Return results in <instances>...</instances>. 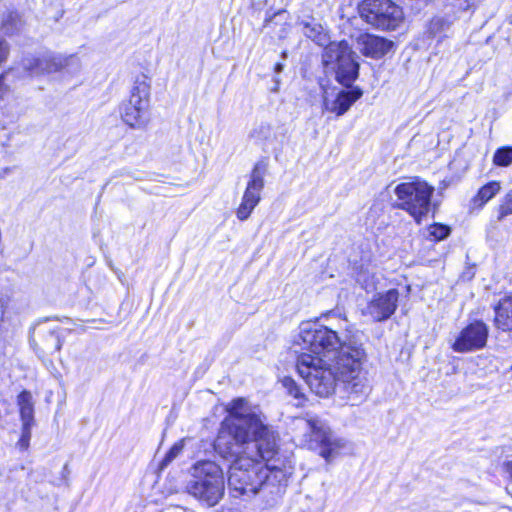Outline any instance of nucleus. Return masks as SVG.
Wrapping results in <instances>:
<instances>
[{"label": "nucleus", "instance_id": "obj_1", "mask_svg": "<svg viewBox=\"0 0 512 512\" xmlns=\"http://www.w3.org/2000/svg\"><path fill=\"white\" fill-rule=\"evenodd\" d=\"M215 442L217 453L230 462L228 487L235 498L250 499L262 489L280 491L293 473L292 461L279 453L276 434L263 423L258 406L236 398Z\"/></svg>", "mask_w": 512, "mask_h": 512}, {"label": "nucleus", "instance_id": "obj_2", "mask_svg": "<svg viewBox=\"0 0 512 512\" xmlns=\"http://www.w3.org/2000/svg\"><path fill=\"white\" fill-rule=\"evenodd\" d=\"M295 345L303 350L297 358V371L317 396L332 395L338 375L351 405L367 398L370 385L363 369L366 353L361 345L343 342L335 331L311 321L300 324Z\"/></svg>", "mask_w": 512, "mask_h": 512}, {"label": "nucleus", "instance_id": "obj_3", "mask_svg": "<svg viewBox=\"0 0 512 512\" xmlns=\"http://www.w3.org/2000/svg\"><path fill=\"white\" fill-rule=\"evenodd\" d=\"M293 442L300 447L318 450L326 462L334 460L347 447V440L335 434L318 416L307 414L291 421Z\"/></svg>", "mask_w": 512, "mask_h": 512}, {"label": "nucleus", "instance_id": "obj_4", "mask_svg": "<svg viewBox=\"0 0 512 512\" xmlns=\"http://www.w3.org/2000/svg\"><path fill=\"white\" fill-rule=\"evenodd\" d=\"M191 480L186 488L189 494L209 506L216 505L225 490L224 474L213 461H199L191 469Z\"/></svg>", "mask_w": 512, "mask_h": 512}, {"label": "nucleus", "instance_id": "obj_5", "mask_svg": "<svg viewBox=\"0 0 512 512\" xmlns=\"http://www.w3.org/2000/svg\"><path fill=\"white\" fill-rule=\"evenodd\" d=\"M150 80L144 75L135 77L128 100L120 106L123 122L134 129H143L150 121Z\"/></svg>", "mask_w": 512, "mask_h": 512}, {"label": "nucleus", "instance_id": "obj_6", "mask_svg": "<svg viewBox=\"0 0 512 512\" xmlns=\"http://www.w3.org/2000/svg\"><path fill=\"white\" fill-rule=\"evenodd\" d=\"M433 192L432 186L419 179L400 183L394 189L397 207L405 210L417 223L429 213Z\"/></svg>", "mask_w": 512, "mask_h": 512}, {"label": "nucleus", "instance_id": "obj_7", "mask_svg": "<svg viewBox=\"0 0 512 512\" xmlns=\"http://www.w3.org/2000/svg\"><path fill=\"white\" fill-rule=\"evenodd\" d=\"M323 64L335 71L336 80L343 86L351 87L357 79L359 64L345 41L329 43L323 53Z\"/></svg>", "mask_w": 512, "mask_h": 512}, {"label": "nucleus", "instance_id": "obj_8", "mask_svg": "<svg viewBox=\"0 0 512 512\" xmlns=\"http://www.w3.org/2000/svg\"><path fill=\"white\" fill-rule=\"evenodd\" d=\"M21 65L32 76L60 72L70 77L76 76L82 69L79 57L63 56L51 52L40 55H28L23 58Z\"/></svg>", "mask_w": 512, "mask_h": 512}, {"label": "nucleus", "instance_id": "obj_9", "mask_svg": "<svg viewBox=\"0 0 512 512\" xmlns=\"http://www.w3.org/2000/svg\"><path fill=\"white\" fill-rule=\"evenodd\" d=\"M359 11L366 23L380 30H396L405 19L402 8L392 0H364Z\"/></svg>", "mask_w": 512, "mask_h": 512}, {"label": "nucleus", "instance_id": "obj_10", "mask_svg": "<svg viewBox=\"0 0 512 512\" xmlns=\"http://www.w3.org/2000/svg\"><path fill=\"white\" fill-rule=\"evenodd\" d=\"M266 166L262 162L255 164L246 189L241 199V203L236 210V216L240 221L247 220L255 207L261 200V192L264 188V176Z\"/></svg>", "mask_w": 512, "mask_h": 512}, {"label": "nucleus", "instance_id": "obj_11", "mask_svg": "<svg viewBox=\"0 0 512 512\" xmlns=\"http://www.w3.org/2000/svg\"><path fill=\"white\" fill-rule=\"evenodd\" d=\"M488 334V326L480 320H475L459 332L451 347L458 353L480 350L486 346Z\"/></svg>", "mask_w": 512, "mask_h": 512}, {"label": "nucleus", "instance_id": "obj_12", "mask_svg": "<svg viewBox=\"0 0 512 512\" xmlns=\"http://www.w3.org/2000/svg\"><path fill=\"white\" fill-rule=\"evenodd\" d=\"M362 95L363 91L359 87H351L349 90L323 88V106L326 111L342 116Z\"/></svg>", "mask_w": 512, "mask_h": 512}, {"label": "nucleus", "instance_id": "obj_13", "mask_svg": "<svg viewBox=\"0 0 512 512\" xmlns=\"http://www.w3.org/2000/svg\"><path fill=\"white\" fill-rule=\"evenodd\" d=\"M62 344L56 324L45 321L34 328L31 345L40 357L59 352Z\"/></svg>", "mask_w": 512, "mask_h": 512}, {"label": "nucleus", "instance_id": "obj_14", "mask_svg": "<svg viewBox=\"0 0 512 512\" xmlns=\"http://www.w3.org/2000/svg\"><path fill=\"white\" fill-rule=\"evenodd\" d=\"M398 299L399 293L396 289L376 293L368 302L365 313L375 321H385L394 314Z\"/></svg>", "mask_w": 512, "mask_h": 512}, {"label": "nucleus", "instance_id": "obj_15", "mask_svg": "<svg viewBox=\"0 0 512 512\" xmlns=\"http://www.w3.org/2000/svg\"><path fill=\"white\" fill-rule=\"evenodd\" d=\"M357 45L366 57L379 59L392 50L394 43L384 37L362 34L357 38Z\"/></svg>", "mask_w": 512, "mask_h": 512}, {"label": "nucleus", "instance_id": "obj_16", "mask_svg": "<svg viewBox=\"0 0 512 512\" xmlns=\"http://www.w3.org/2000/svg\"><path fill=\"white\" fill-rule=\"evenodd\" d=\"M501 189V182L496 180L490 181L481 186L470 200V211L475 212L482 210L483 207L501 191Z\"/></svg>", "mask_w": 512, "mask_h": 512}, {"label": "nucleus", "instance_id": "obj_17", "mask_svg": "<svg viewBox=\"0 0 512 512\" xmlns=\"http://www.w3.org/2000/svg\"><path fill=\"white\" fill-rule=\"evenodd\" d=\"M495 325L502 331L512 330V298L502 299L495 307Z\"/></svg>", "mask_w": 512, "mask_h": 512}, {"label": "nucleus", "instance_id": "obj_18", "mask_svg": "<svg viewBox=\"0 0 512 512\" xmlns=\"http://www.w3.org/2000/svg\"><path fill=\"white\" fill-rule=\"evenodd\" d=\"M22 423L34 424V402L29 391H22L17 397Z\"/></svg>", "mask_w": 512, "mask_h": 512}, {"label": "nucleus", "instance_id": "obj_19", "mask_svg": "<svg viewBox=\"0 0 512 512\" xmlns=\"http://www.w3.org/2000/svg\"><path fill=\"white\" fill-rule=\"evenodd\" d=\"M303 33L320 46L325 45L329 40L324 27L314 19L304 23Z\"/></svg>", "mask_w": 512, "mask_h": 512}, {"label": "nucleus", "instance_id": "obj_20", "mask_svg": "<svg viewBox=\"0 0 512 512\" xmlns=\"http://www.w3.org/2000/svg\"><path fill=\"white\" fill-rule=\"evenodd\" d=\"M379 280L380 276L371 266H362L356 274V281L367 291L376 289Z\"/></svg>", "mask_w": 512, "mask_h": 512}, {"label": "nucleus", "instance_id": "obj_21", "mask_svg": "<svg viewBox=\"0 0 512 512\" xmlns=\"http://www.w3.org/2000/svg\"><path fill=\"white\" fill-rule=\"evenodd\" d=\"M273 127L269 123L262 122L250 132V137L258 144L265 145L272 141Z\"/></svg>", "mask_w": 512, "mask_h": 512}, {"label": "nucleus", "instance_id": "obj_22", "mask_svg": "<svg viewBox=\"0 0 512 512\" xmlns=\"http://www.w3.org/2000/svg\"><path fill=\"white\" fill-rule=\"evenodd\" d=\"M450 234V228L440 223H434L427 228V238L432 241H441Z\"/></svg>", "mask_w": 512, "mask_h": 512}, {"label": "nucleus", "instance_id": "obj_23", "mask_svg": "<svg viewBox=\"0 0 512 512\" xmlns=\"http://www.w3.org/2000/svg\"><path fill=\"white\" fill-rule=\"evenodd\" d=\"M493 163L496 166L507 167L512 164V147H501L493 156Z\"/></svg>", "mask_w": 512, "mask_h": 512}, {"label": "nucleus", "instance_id": "obj_24", "mask_svg": "<svg viewBox=\"0 0 512 512\" xmlns=\"http://www.w3.org/2000/svg\"><path fill=\"white\" fill-rule=\"evenodd\" d=\"M509 215H512V189L500 200L497 208V220L501 221Z\"/></svg>", "mask_w": 512, "mask_h": 512}, {"label": "nucleus", "instance_id": "obj_25", "mask_svg": "<svg viewBox=\"0 0 512 512\" xmlns=\"http://www.w3.org/2000/svg\"><path fill=\"white\" fill-rule=\"evenodd\" d=\"M33 426L34 424L22 423L21 436L16 444L19 450L26 451L29 448Z\"/></svg>", "mask_w": 512, "mask_h": 512}, {"label": "nucleus", "instance_id": "obj_26", "mask_svg": "<svg viewBox=\"0 0 512 512\" xmlns=\"http://www.w3.org/2000/svg\"><path fill=\"white\" fill-rule=\"evenodd\" d=\"M19 19L18 14L10 12L5 19H3L2 30L7 35H13L19 28L17 26Z\"/></svg>", "mask_w": 512, "mask_h": 512}, {"label": "nucleus", "instance_id": "obj_27", "mask_svg": "<svg viewBox=\"0 0 512 512\" xmlns=\"http://www.w3.org/2000/svg\"><path fill=\"white\" fill-rule=\"evenodd\" d=\"M184 442H185V439H182V440L176 442L170 448V450L167 452V454L165 455V457L163 459V462H162L163 465L169 464L171 461H173L183 451Z\"/></svg>", "mask_w": 512, "mask_h": 512}, {"label": "nucleus", "instance_id": "obj_28", "mask_svg": "<svg viewBox=\"0 0 512 512\" xmlns=\"http://www.w3.org/2000/svg\"><path fill=\"white\" fill-rule=\"evenodd\" d=\"M10 54L9 43L5 40H0V66L4 64Z\"/></svg>", "mask_w": 512, "mask_h": 512}, {"label": "nucleus", "instance_id": "obj_29", "mask_svg": "<svg viewBox=\"0 0 512 512\" xmlns=\"http://www.w3.org/2000/svg\"><path fill=\"white\" fill-rule=\"evenodd\" d=\"M281 383L283 385V387L287 390V392L289 394H293V390L296 389V382L290 378V377H284L282 380H281Z\"/></svg>", "mask_w": 512, "mask_h": 512}, {"label": "nucleus", "instance_id": "obj_30", "mask_svg": "<svg viewBox=\"0 0 512 512\" xmlns=\"http://www.w3.org/2000/svg\"><path fill=\"white\" fill-rule=\"evenodd\" d=\"M294 399L297 400V403L296 405L299 406V405H302L304 399H305V396L303 394V392L301 391V389L299 388V386L297 385L296 386V389L293 390V394H290Z\"/></svg>", "mask_w": 512, "mask_h": 512}, {"label": "nucleus", "instance_id": "obj_31", "mask_svg": "<svg viewBox=\"0 0 512 512\" xmlns=\"http://www.w3.org/2000/svg\"><path fill=\"white\" fill-rule=\"evenodd\" d=\"M8 306V299L0 297V321L3 320Z\"/></svg>", "mask_w": 512, "mask_h": 512}, {"label": "nucleus", "instance_id": "obj_32", "mask_svg": "<svg viewBox=\"0 0 512 512\" xmlns=\"http://www.w3.org/2000/svg\"><path fill=\"white\" fill-rule=\"evenodd\" d=\"M167 512H188V511L182 507H175L171 510H168Z\"/></svg>", "mask_w": 512, "mask_h": 512}, {"label": "nucleus", "instance_id": "obj_33", "mask_svg": "<svg viewBox=\"0 0 512 512\" xmlns=\"http://www.w3.org/2000/svg\"><path fill=\"white\" fill-rule=\"evenodd\" d=\"M283 67H284V66H283V64H281V63H277V64L275 65V72H276V73H280V72L283 70Z\"/></svg>", "mask_w": 512, "mask_h": 512}, {"label": "nucleus", "instance_id": "obj_34", "mask_svg": "<svg viewBox=\"0 0 512 512\" xmlns=\"http://www.w3.org/2000/svg\"><path fill=\"white\" fill-rule=\"evenodd\" d=\"M274 82H275V88L273 89V91H277L278 90V87H279V84H280V80L278 77H275L274 78Z\"/></svg>", "mask_w": 512, "mask_h": 512}, {"label": "nucleus", "instance_id": "obj_35", "mask_svg": "<svg viewBox=\"0 0 512 512\" xmlns=\"http://www.w3.org/2000/svg\"><path fill=\"white\" fill-rule=\"evenodd\" d=\"M507 471H508L510 477L512 478V461L507 463Z\"/></svg>", "mask_w": 512, "mask_h": 512}, {"label": "nucleus", "instance_id": "obj_36", "mask_svg": "<svg viewBox=\"0 0 512 512\" xmlns=\"http://www.w3.org/2000/svg\"><path fill=\"white\" fill-rule=\"evenodd\" d=\"M438 23H440V20H439V19L434 20V21L432 22V26H434V25H436V24H438Z\"/></svg>", "mask_w": 512, "mask_h": 512}, {"label": "nucleus", "instance_id": "obj_37", "mask_svg": "<svg viewBox=\"0 0 512 512\" xmlns=\"http://www.w3.org/2000/svg\"><path fill=\"white\" fill-rule=\"evenodd\" d=\"M3 78H4V75H1V76H0V81H1Z\"/></svg>", "mask_w": 512, "mask_h": 512}]
</instances>
